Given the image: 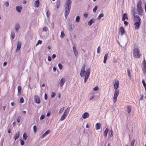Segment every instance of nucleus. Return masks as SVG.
I'll return each mask as SVG.
<instances>
[{"instance_id":"1","label":"nucleus","mask_w":146,"mask_h":146,"mask_svg":"<svg viewBox=\"0 0 146 146\" xmlns=\"http://www.w3.org/2000/svg\"><path fill=\"white\" fill-rule=\"evenodd\" d=\"M86 65L84 64L82 66L80 71V75L81 77H85L84 82L86 83L88 78L90 75V68L86 70L87 71L85 70Z\"/></svg>"},{"instance_id":"2","label":"nucleus","mask_w":146,"mask_h":146,"mask_svg":"<svg viewBox=\"0 0 146 146\" xmlns=\"http://www.w3.org/2000/svg\"><path fill=\"white\" fill-rule=\"evenodd\" d=\"M72 1L71 0H67L66 3L64 5L65 8V12L64 13L65 16L66 18V16L69 13L71 9V3Z\"/></svg>"},{"instance_id":"3","label":"nucleus","mask_w":146,"mask_h":146,"mask_svg":"<svg viewBox=\"0 0 146 146\" xmlns=\"http://www.w3.org/2000/svg\"><path fill=\"white\" fill-rule=\"evenodd\" d=\"M142 3L141 0H139L137 3V13L140 16H142L143 13V9L142 7Z\"/></svg>"},{"instance_id":"4","label":"nucleus","mask_w":146,"mask_h":146,"mask_svg":"<svg viewBox=\"0 0 146 146\" xmlns=\"http://www.w3.org/2000/svg\"><path fill=\"white\" fill-rule=\"evenodd\" d=\"M133 54L134 58H139L140 57L141 55L139 53V51L137 48H134L133 50Z\"/></svg>"},{"instance_id":"5","label":"nucleus","mask_w":146,"mask_h":146,"mask_svg":"<svg viewBox=\"0 0 146 146\" xmlns=\"http://www.w3.org/2000/svg\"><path fill=\"white\" fill-rule=\"evenodd\" d=\"M119 89H115L114 92V94L113 97V101L115 103L117 100V98L119 95Z\"/></svg>"},{"instance_id":"6","label":"nucleus","mask_w":146,"mask_h":146,"mask_svg":"<svg viewBox=\"0 0 146 146\" xmlns=\"http://www.w3.org/2000/svg\"><path fill=\"white\" fill-rule=\"evenodd\" d=\"M136 13L135 11L133 12V15L134 16L135 21H136V22H138V23H140L141 19L139 17V16L138 15H135V14Z\"/></svg>"},{"instance_id":"7","label":"nucleus","mask_w":146,"mask_h":146,"mask_svg":"<svg viewBox=\"0 0 146 146\" xmlns=\"http://www.w3.org/2000/svg\"><path fill=\"white\" fill-rule=\"evenodd\" d=\"M34 101L35 103L39 104L40 102V98L38 96H36L34 97Z\"/></svg>"},{"instance_id":"8","label":"nucleus","mask_w":146,"mask_h":146,"mask_svg":"<svg viewBox=\"0 0 146 146\" xmlns=\"http://www.w3.org/2000/svg\"><path fill=\"white\" fill-rule=\"evenodd\" d=\"M21 44L22 43L20 41H18L17 42V46L16 48V52H18L19 50L20 49V48H21Z\"/></svg>"},{"instance_id":"9","label":"nucleus","mask_w":146,"mask_h":146,"mask_svg":"<svg viewBox=\"0 0 146 146\" xmlns=\"http://www.w3.org/2000/svg\"><path fill=\"white\" fill-rule=\"evenodd\" d=\"M119 85V82L118 80H117L115 82L114 84V88L115 89H118Z\"/></svg>"},{"instance_id":"10","label":"nucleus","mask_w":146,"mask_h":146,"mask_svg":"<svg viewBox=\"0 0 146 146\" xmlns=\"http://www.w3.org/2000/svg\"><path fill=\"white\" fill-rule=\"evenodd\" d=\"M89 116V114L88 112H85L84 113L82 116V117H83L84 119L88 117Z\"/></svg>"},{"instance_id":"11","label":"nucleus","mask_w":146,"mask_h":146,"mask_svg":"<svg viewBox=\"0 0 146 146\" xmlns=\"http://www.w3.org/2000/svg\"><path fill=\"white\" fill-rule=\"evenodd\" d=\"M140 23L138 22H135L134 24L135 28L136 29H137L139 28L140 26Z\"/></svg>"},{"instance_id":"12","label":"nucleus","mask_w":146,"mask_h":146,"mask_svg":"<svg viewBox=\"0 0 146 146\" xmlns=\"http://www.w3.org/2000/svg\"><path fill=\"white\" fill-rule=\"evenodd\" d=\"M50 130H48L46 131L42 136L41 137L42 138H43L45 136L50 132Z\"/></svg>"},{"instance_id":"13","label":"nucleus","mask_w":146,"mask_h":146,"mask_svg":"<svg viewBox=\"0 0 146 146\" xmlns=\"http://www.w3.org/2000/svg\"><path fill=\"white\" fill-rule=\"evenodd\" d=\"M65 82V79L62 78L60 81V86L61 87H62Z\"/></svg>"},{"instance_id":"14","label":"nucleus","mask_w":146,"mask_h":146,"mask_svg":"<svg viewBox=\"0 0 146 146\" xmlns=\"http://www.w3.org/2000/svg\"><path fill=\"white\" fill-rule=\"evenodd\" d=\"M21 93V87L19 86L18 87V94L17 95L19 96Z\"/></svg>"},{"instance_id":"15","label":"nucleus","mask_w":146,"mask_h":146,"mask_svg":"<svg viewBox=\"0 0 146 146\" xmlns=\"http://www.w3.org/2000/svg\"><path fill=\"white\" fill-rule=\"evenodd\" d=\"M73 49L75 56L76 57L78 54V51L76 50V48L74 46L73 47Z\"/></svg>"},{"instance_id":"16","label":"nucleus","mask_w":146,"mask_h":146,"mask_svg":"<svg viewBox=\"0 0 146 146\" xmlns=\"http://www.w3.org/2000/svg\"><path fill=\"white\" fill-rule=\"evenodd\" d=\"M95 23V20L93 19H91L88 22V24L91 26L93 23Z\"/></svg>"},{"instance_id":"17","label":"nucleus","mask_w":146,"mask_h":146,"mask_svg":"<svg viewBox=\"0 0 146 146\" xmlns=\"http://www.w3.org/2000/svg\"><path fill=\"white\" fill-rule=\"evenodd\" d=\"M119 32L121 33V35H122L125 32V30L123 27H121L120 28Z\"/></svg>"},{"instance_id":"18","label":"nucleus","mask_w":146,"mask_h":146,"mask_svg":"<svg viewBox=\"0 0 146 146\" xmlns=\"http://www.w3.org/2000/svg\"><path fill=\"white\" fill-rule=\"evenodd\" d=\"M69 112V108H68L65 110L63 114L64 115L66 116L68 115Z\"/></svg>"},{"instance_id":"19","label":"nucleus","mask_w":146,"mask_h":146,"mask_svg":"<svg viewBox=\"0 0 146 146\" xmlns=\"http://www.w3.org/2000/svg\"><path fill=\"white\" fill-rule=\"evenodd\" d=\"M125 19H128V18L127 17V15L126 13H125L123 15L122 18V20L123 21H124Z\"/></svg>"},{"instance_id":"20","label":"nucleus","mask_w":146,"mask_h":146,"mask_svg":"<svg viewBox=\"0 0 146 146\" xmlns=\"http://www.w3.org/2000/svg\"><path fill=\"white\" fill-rule=\"evenodd\" d=\"M39 6V1L37 0L35 2V7H38Z\"/></svg>"},{"instance_id":"21","label":"nucleus","mask_w":146,"mask_h":146,"mask_svg":"<svg viewBox=\"0 0 146 146\" xmlns=\"http://www.w3.org/2000/svg\"><path fill=\"white\" fill-rule=\"evenodd\" d=\"M109 129L108 128H107L104 131V135L105 136V137L106 138L107 137L108 133V132Z\"/></svg>"},{"instance_id":"22","label":"nucleus","mask_w":146,"mask_h":146,"mask_svg":"<svg viewBox=\"0 0 146 146\" xmlns=\"http://www.w3.org/2000/svg\"><path fill=\"white\" fill-rule=\"evenodd\" d=\"M20 133L19 132H17V133H16L15 136V141L17 139H18L19 137V135Z\"/></svg>"},{"instance_id":"23","label":"nucleus","mask_w":146,"mask_h":146,"mask_svg":"<svg viewBox=\"0 0 146 146\" xmlns=\"http://www.w3.org/2000/svg\"><path fill=\"white\" fill-rule=\"evenodd\" d=\"M20 28L19 25L18 23H17L15 25V31L17 32Z\"/></svg>"},{"instance_id":"24","label":"nucleus","mask_w":146,"mask_h":146,"mask_svg":"<svg viewBox=\"0 0 146 146\" xmlns=\"http://www.w3.org/2000/svg\"><path fill=\"white\" fill-rule=\"evenodd\" d=\"M60 0H58L56 2V6L57 7V8L58 9L60 6Z\"/></svg>"},{"instance_id":"25","label":"nucleus","mask_w":146,"mask_h":146,"mask_svg":"<svg viewBox=\"0 0 146 146\" xmlns=\"http://www.w3.org/2000/svg\"><path fill=\"white\" fill-rule=\"evenodd\" d=\"M16 9L17 11L19 13L21 12V10L22 9V8L19 6H17L16 7Z\"/></svg>"},{"instance_id":"26","label":"nucleus","mask_w":146,"mask_h":146,"mask_svg":"<svg viewBox=\"0 0 146 146\" xmlns=\"http://www.w3.org/2000/svg\"><path fill=\"white\" fill-rule=\"evenodd\" d=\"M108 53L106 54L104 56V63H106V61L107 59L108 56Z\"/></svg>"},{"instance_id":"27","label":"nucleus","mask_w":146,"mask_h":146,"mask_svg":"<svg viewBox=\"0 0 146 146\" xmlns=\"http://www.w3.org/2000/svg\"><path fill=\"white\" fill-rule=\"evenodd\" d=\"M96 129L97 130L99 129L100 128L101 124L100 123H97L96 125Z\"/></svg>"},{"instance_id":"28","label":"nucleus","mask_w":146,"mask_h":146,"mask_svg":"<svg viewBox=\"0 0 146 146\" xmlns=\"http://www.w3.org/2000/svg\"><path fill=\"white\" fill-rule=\"evenodd\" d=\"M104 16V14L102 13L100 14L99 15L98 17L97 18V20H100L102 17H103Z\"/></svg>"},{"instance_id":"29","label":"nucleus","mask_w":146,"mask_h":146,"mask_svg":"<svg viewBox=\"0 0 146 146\" xmlns=\"http://www.w3.org/2000/svg\"><path fill=\"white\" fill-rule=\"evenodd\" d=\"M28 137V136L25 133H23V138L24 140H26Z\"/></svg>"},{"instance_id":"30","label":"nucleus","mask_w":146,"mask_h":146,"mask_svg":"<svg viewBox=\"0 0 146 146\" xmlns=\"http://www.w3.org/2000/svg\"><path fill=\"white\" fill-rule=\"evenodd\" d=\"M68 29L70 31H72L73 30L72 27V25L71 24H70L69 25Z\"/></svg>"},{"instance_id":"31","label":"nucleus","mask_w":146,"mask_h":146,"mask_svg":"<svg viewBox=\"0 0 146 146\" xmlns=\"http://www.w3.org/2000/svg\"><path fill=\"white\" fill-rule=\"evenodd\" d=\"M66 117V116L64 115V114H63L60 118V121H63L65 119Z\"/></svg>"},{"instance_id":"32","label":"nucleus","mask_w":146,"mask_h":146,"mask_svg":"<svg viewBox=\"0 0 146 146\" xmlns=\"http://www.w3.org/2000/svg\"><path fill=\"white\" fill-rule=\"evenodd\" d=\"M127 112L128 113H129L131 112V108L130 106H128L127 107Z\"/></svg>"},{"instance_id":"33","label":"nucleus","mask_w":146,"mask_h":146,"mask_svg":"<svg viewBox=\"0 0 146 146\" xmlns=\"http://www.w3.org/2000/svg\"><path fill=\"white\" fill-rule=\"evenodd\" d=\"M80 19V17L79 16H77L75 22H76L77 23L79 21Z\"/></svg>"},{"instance_id":"34","label":"nucleus","mask_w":146,"mask_h":146,"mask_svg":"<svg viewBox=\"0 0 146 146\" xmlns=\"http://www.w3.org/2000/svg\"><path fill=\"white\" fill-rule=\"evenodd\" d=\"M11 36L12 39H13L15 37V34L13 32H12L11 33Z\"/></svg>"},{"instance_id":"35","label":"nucleus","mask_w":146,"mask_h":146,"mask_svg":"<svg viewBox=\"0 0 146 146\" xmlns=\"http://www.w3.org/2000/svg\"><path fill=\"white\" fill-rule=\"evenodd\" d=\"M64 36H65V35H64V32H61V35H60V37L62 38H64Z\"/></svg>"},{"instance_id":"36","label":"nucleus","mask_w":146,"mask_h":146,"mask_svg":"<svg viewBox=\"0 0 146 146\" xmlns=\"http://www.w3.org/2000/svg\"><path fill=\"white\" fill-rule=\"evenodd\" d=\"M98 8L97 6H95V7L94 8L93 10V11L94 13H95L96 12V10H97Z\"/></svg>"},{"instance_id":"37","label":"nucleus","mask_w":146,"mask_h":146,"mask_svg":"<svg viewBox=\"0 0 146 146\" xmlns=\"http://www.w3.org/2000/svg\"><path fill=\"white\" fill-rule=\"evenodd\" d=\"M135 141V140L133 139L132 140L131 142V146H134V143Z\"/></svg>"},{"instance_id":"38","label":"nucleus","mask_w":146,"mask_h":146,"mask_svg":"<svg viewBox=\"0 0 146 146\" xmlns=\"http://www.w3.org/2000/svg\"><path fill=\"white\" fill-rule=\"evenodd\" d=\"M127 72H128V76L129 78H131V74H130V72L129 71V68L127 69Z\"/></svg>"},{"instance_id":"39","label":"nucleus","mask_w":146,"mask_h":146,"mask_svg":"<svg viewBox=\"0 0 146 146\" xmlns=\"http://www.w3.org/2000/svg\"><path fill=\"white\" fill-rule=\"evenodd\" d=\"M24 100L23 99V97L21 98L20 99V103L21 104L23 103L24 102Z\"/></svg>"},{"instance_id":"40","label":"nucleus","mask_w":146,"mask_h":146,"mask_svg":"<svg viewBox=\"0 0 146 146\" xmlns=\"http://www.w3.org/2000/svg\"><path fill=\"white\" fill-rule=\"evenodd\" d=\"M58 66L59 69L60 70H61L62 68V64H61L59 63L58 64Z\"/></svg>"},{"instance_id":"41","label":"nucleus","mask_w":146,"mask_h":146,"mask_svg":"<svg viewBox=\"0 0 146 146\" xmlns=\"http://www.w3.org/2000/svg\"><path fill=\"white\" fill-rule=\"evenodd\" d=\"M56 95V94L54 92H53L52 93V95H51V97L52 98H53Z\"/></svg>"},{"instance_id":"42","label":"nucleus","mask_w":146,"mask_h":146,"mask_svg":"<svg viewBox=\"0 0 146 146\" xmlns=\"http://www.w3.org/2000/svg\"><path fill=\"white\" fill-rule=\"evenodd\" d=\"M42 41L41 40H38L37 42V43H36V46H37L39 44H41L42 43Z\"/></svg>"},{"instance_id":"43","label":"nucleus","mask_w":146,"mask_h":146,"mask_svg":"<svg viewBox=\"0 0 146 146\" xmlns=\"http://www.w3.org/2000/svg\"><path fill=\"white\" fill-rule=\"evenodd\" d=\"M117 60L115 57H114L113 58V62L114 63H116L117 62Z\"/></svg>"},{"instance_id":"44","label":"nucleus","mask_w":146,"mask_h":146,"mask_svg":"<svg viewBox=\"0 0 146 146\" xmlns=\"http://www.w3.org/2000/svg\"><path fill=\"white\" fill-rule=\"evenodd\" d=\"M64 110V108H61L60 110L59 111L58 113L59 114H61V113Z\"/></svg>"},{"instance_id":"45","label":"nucleus","mask_w":146,"mask_h":146,"mask_svg":"<svg viewBox=\"0 0 146 146\" xmlns=\"http://www.w3.org/2000/svg\"><path fill=\"white\" fill-rule=\"evenodd\" d=\"M20 141L21 145H22V146L24 144V141L23 140H22L21 139H20Z\"/></svg>"},{"instance_id":"46","label":"nucleus","mask_w":146,"mask_h":146,"mask_svg":"<svg viewBox=\"0 0 146 146\" xmlns=\"http://www.w3.org/2000/svg\"><path fill=\"white\" fill-rule=\"evenodd\" d=\"M45 117V115H42L40 117V120L44 119Z\"/></svg>"},{"instance_id":"47","label":"nucleus","mask_w":146,"mask_h":146,"mask_svg":"<svg viewBox=\"0 0 146 146\" xmlns=\"http://www.w3.org/2000/svg\"><path fill=\"white\" fill-rule=\"evenodd\" d=\"M4 5H5V6L6 7H9V3L8 2H5Z\"/></svg>"},{"instance_id":"48","label":"nucleus","mask_w":146,"mask_h":146,"mask_svg":"<svg viewBox=\"0 0 146 146\" xmlns=\"http://www.w3.org/2000/svg\"><path fill=\"white\" fill-rule=\"evenodd\" d=\"M43 30L44 31L46 32L47 31L48 29L47 27H45L43 28Z\"/></svg>"},{"instance_id":"49","label":"nucleus","mask_w":146,"mask_h":146,"mask_svg":"<svg viewBox=\"0 0 146 146\" xmlns=\"http://www.w3.org/2000/svg\"><path fill=\"white\" fill-rule=\"evenodd\" d=\"M37 129V127L36 125H35L33 127V130L35 132H36Z\"/></svg>"},{"instance_id":"50","label":"nucleus","mask_w":146,"mask_h":146,"mask_svg":"<svg viewBox=\"0 0 146 146\" xmlns=\"http://www.w3.org/2000/svg\"><path fill=\"white\" fill-rule=\"evenodd\" d=\"M110 132H111V134H110V136L111 137H112V136H113V131L112 130V129H111V130H110Z\"/></svg>"},{"instance_id":"51","label":"nucleus","mask_w":146,"mask_h":146,"mask_svg":"<svg viewBox=\"0 0 146 146\" xmlns=\"http://www.w3.org/2000/svg\"><path fill=\"white\" fill-rule=\"evenodd\" d=\"M99 89V88L98 86H96L94 88V91H96L98 90Z\"/></svg>"},{"instance_id":"52","label":"nucleus","mask_w":146,"mask_h":146,"mask_svg":"<svg viewBox=\"0 0 146 146\" xmlns=\"http://www.w3.org/2000/svg\"><path fill=\"white\" fill-rule=\"evenodd\" d=\"M143 66H146V61L145 59L143 62Z\"/></svg>"},{"instance_id":"53","label":"nucleus","mask_w":146,"mask_h":146,"mask_svg":"<svg viewBox=\"0 0 146 146\" xmlns=\"http://www.w3.org/2000/svg\"><path fill=\"white\" fill-rule=\"evenodd\" d=\"M100 46H99L97 49V52L98 53H100Z\"/></svg>"},{"instance_id":"54","label":"nucleus","mask_w":146,"mask_h":146,"mask_svg":"<svg viewBox=\"0 0 146 146\" xmlns=\"http://www.w3.org/2000/svg\"><path fill=\"white\" fill-rule=\"evenodd\" d=\"M49 12L48 11H47V12H46V15L47 17H49L50 16V13H48V12Z\"/></svg>"},{"instance_id":"55","label":"nucleus","mask_w":146,"mask_h":146,"mask_svg":"<svg viewBox=\"0 0 146 146\" xmlns=\"http://www.w3.org/2000/svg\"><path fill=\"white\" fill-rule=\"evenodd\" d=\"M56 55L55 54H54L52 56V59H54L56 57Z\"/></svg>"},{"instance_id":"56","label":"nucleus","mask_w":146,"mask_h":146,"mask_svg":"<svg viewBox=\"0 0 146 146\" xmlns=\"http://www.w3.org/2000/svg\"><path fill=\"white\" fill-rule=\"evenodd\" d=\"M21 117H19L17 119V122L18 123H19L20 122V119Z\"/></svg>"},{"instance_id":"57","label":"nucleus","mask_w":146,"mask_h":146,"mask_svg":"<svg viewBox=\"0 0 146 146\" xmlns=\"http://www.w3.org/2000/svg\"><path fill=\"white\" fill-rule=\"evenodd\" d=\"M48 60L49 61H50L51 60V57L50 56H48Z\"/></svg>"},{"instance_id":"58","label":"nucleus","mask_w":146,"mask_h":146,"mask_svg":"<svg viewBox=\"0 0 146 146\" xmlns=\"http://www.w3.org/2000/svg\"><path fill=\"white\" fill-rule=\"evenodd\" d=\"M47 96L46 94H44V99L45 100H47Z\"/></svg>"},{"instance_id":"59","label":"nucleus","mask_w":146,"mask_h":146,"mask_svg":"<svg viewBox=\"0 0 146 146\" xmlns=\"http://www.w3.org/2000/svg\"><path fill=\"white\" fill-rule=\"evenodd\" d=\"M124 24H125L126 25H127L128 24V22L127 21H124Z\"/></svg>"},{"instance_id":"60","label":"nucleus","mask_w":146,"mask_h":146,"mask_svg":"<svg viewBox=\"0 0 146 146\" xmlns=\"http://www.w3.org/2000/svg\"><path fill=\"white\" fill-rule=\"evenodd\" d=\"M88 16V14H84V16L85 18H87V17Z\"/></svg>"},{"instance_id":"61","label":"nucleus","mask_w":146,"mask_h":146,"mask_svg":"<svg viewBox=\"0 0 146 146\" xmlns=\"http://www.w3.org/2000/svg\"><path fill=\"white\" fill-rule=\"evenodd\" d=\"M56 68L54 67L53 68V70L54 72H55L56 70Z\"/></svg>"},{"instance_id":"62","label":"nucleus","mask_w":146,"mask_h":146,"mask_svg":"<svg viewBox=\"0 0 146 146\" xmlns=\"http://www.w3.org/2000/svg\"><path fill=\"white\" fill-rule=\"evenodd\" d=\"M50 115V112H49L47 113L46 115L47 117H48Z\"/></svg>"},{"instance_id":"63","label":"nucleus","mask_w":146,"mask_h":146,"mask_svg":"<svg viewBox=\"0 0 146 146\" xmlns=\"http://www.w3.org/2000/svg\"><path fill=\"white\" fill-rule=\"evenodd\" d=\"M94 96H92L91 97H90V98L89 100L90 101V100H93V99L94 98Z\"/></svg>"},{"instance_id":"64","label":"nucleus","mask_w":146,"mask_h":146,"mask_svg":"<svg viewBox=\"0 0 146 146\" xmlns=\"http://www.w3.org/2000/svg\"><path fill=\"white\" fill-rule=\"evenodd\" d=\"M7 62H5L3 63V65L4 66H5L7 65Z\"/></svg>"}]
</instances>
